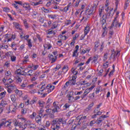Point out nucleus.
<instances>
[{
	"mask_svg": "<svg viewBox=\"0 0 130 130\" xmlns=\"http://www.w3.org/2000/svg\"><path fill=\"white\" fill-rule=\"evenodd\" d=\"M31 40L30 39L27 41V45L29 48H32V47L33 46L32 45V42H31Z\"/></svg>",
	"mask_w": 130,
	"mask_h": 130,
	"instance_id": "de8ad7c7",
	"label": "nucleus"
},
{
	"mask_svg": "<svg viewBox=\"0 0 130 130\" xmlns=\"http://www.w3.org/2000/svg\"><path fill=\"white\" fill-rule=\"evenodd\" d=\"M106 4L105 5L104 10L106 11V12H108L109 11V7L108 6H109V3H108V0H106Z\"/></svg>",
	"mask_w": 130,
	"mask_h": 130,
	"instance_id": "b1692460",
	"label": "nucleus"
},
{
	"mask_svg": "<svg viewBox=\"0 0 130 130\" xmlns=\"http://www.w3.org/2000/svg\"><path fill=\"white\" fill-rule=\"evenodd\" d=\"M12 77V74L11 73L10 71H7V72L5 73V78H11Z\"/></svg>",
	"mask_w": 130,
	"mask_h": 130,
	"instance_id": "ea45409f",
	"label": "nucleus"
},
{
	"mask_svg": "<svg viewBox=\"0 0 130 130\" xmlns=\"http://www.w3.org/2000/svg\"><path fill=\"white\" fill-rule=\"evenodd\" d=\"M95 85H92L90 87L87 88V89L89 92L93 90V89L95 87Z\"/></svg>",
	"mask_w": 130,
	"mask_h": 130,
	"instance_id": "774afa93",
	"label": "nucleus"
},
{
	"mask_svg": "<svg viewBox=\"0 0 130 130\" xmlns=\"http://www.w3.org/2000/svg\"><path fill=\"white\" fill-rule=\"evenodd\" d=\"M32 78H31V82H34V81H36V80L38 78V75L37 73H34V76H31Z\"/></svg>",
	"mask_w": 130,
	"mask_h": 130,
	"instance_id": "c9c22d12",
	"label": "nucleus"
},
{
	"mask_svg": "<svg viewBox=\"0 0 130 130\" xmlns=\"http://www.w3.org/2000/svg\"><path fill=\"white\" fill-rule=\"evenodd\" d=\"M59 107H61V105H59V103L57 101L54 102L53 103L52 111L53 112H58Z\"/></svg>",
	"mask_w": 130,
	"mask_h": 130,
	"instance_id": "423d86ee",
	"label": "nucleus"
},
{
	"mask_svg": "<svg viewBox=\"0 0 130 130\" xmlns=\"http://www.w3.org/2000/svg\"><path fill=\"white\" fill-rule=\"evenodd\" d=\"M42 116H37L36 117V122L39 124V125H41L42 123Z\"/></svg>",
	"mask_w": 130,
	"mask_h": 130,
	"instance_id": "f3484780",
	"label": "nucleus"
},
{
	"mask_svg": "<svg viewBox=\"0 0 130 130\" xmlns=\"http://www.w3.org/2000/svg\"><path fill=\"white\" fill-rule=\"evenodd\" d=\"M91 30V27H90V24H87L84 28V33L85 35H87L89 32Z\"/></svg>",
	"mask_w": 130,
	"mask_h": 130,
	"instance_id": "4468645a",
	"label": "nucleus"
},
{
	"mask_svg": "<svg viewBox=\"0 0 130 130\" xmlns=\"http://www.w3.org/2000/svg\"><path fill=\"white\" fill-rule=\"evenodd\" d=\"M48 17L49 19H52V20H54V19H56L57 17V15L56 14H49L48 15Z\"/></svg>",
	"mask_w": 130,
	"mask_h": 130,
	"instance_id": "7c9ffc66",
	"label": "nucleus"
},
{
	"mask_svg": "<svg viewBox=\"0 0 130 130\" xmlns=\"http://www.w3.org/2000/svg\"><path fill=\"white\" fill-rule=\"evenodd\" d=\"M10 59L11 61H12V62H15V61L17 60V57L16 56L11 55L10 56Z\"/></svg>",
	"mask_w": 130,
	"mask_h": 130,
	"instance_id": "8fccbe9b",
	"label": "nucleus"
},
{
	"mask_svg": "<svg viewBox=\"0 0 130 130\" xmlns=\"http://www.w3.org/2000/svg\"><path fill=\"white\" fill-rule=\"evenodd\" d=\"M129 0H125L124 10H126L127 9V7L129 6Z\"/></svg>",
	"mask_w": 130,
	"mask_h": 130,
	"instance_id": "58836bf2",
	"label": "nucleus"
},
{
	"mask_svg": "<svg viewBox=\"0 0 130 130\" xmlns=\"http://www.w3.org/2000/svg\"><path fill=\"white\" fill-rule=\"evenodd\" d=\"M66 33H67V30H64V31H62V32H61L62 35H60L59 36V37L60 38H61V39H62L63 40H67V39H68V37L66 36H62V35L66 34Z\"/></svg>",
	"mask_w": 130,
	"mask_h": 130,
	"instance_id": "6ab92c4d",
	"label": "nucleus"
},
{
	"mask_svg": "<svg viewBox=\"0 0 130 130\" xmlns=\"http://www.w3.org/2000/svg\"><path fill=\"white\" fill-rule=\"evenodd\" d=\"M62 119H55L51 123L50 130H58L60 128V124L62 123Z\"/></svg>",
	"mask_w": 130,
	"mask_h": 130,
	"instance_id": "f257e3e1",
	"label": "nucleus"
},
{
	"mask_svg": "<svg viewBox=\"0 0 130 130\" xmlns=\"http://www.w3.org/2000/svg\"><path fill=\"white\" fill-rule=\"evenodd\" d=\"M93 113H94V114L91 115V118H96V117H97L98 115H101V114H102V112H101V111L97 112L96 111V112H95V110H94Z\"/></svg>",
	"mask_w": 130,
	"mask_h": 130,
	"instance_id": "aec40b11",
	"label": "nucleus"
},
{
	"mask_svg": "<svg viewBox=\"0 0 130 130\" xmlns=\"http://www.w3.org/2000/svg\"><path fill=\"white\" fill-rule=\"evenodd\" d=\"M107 19V16L105 14L103 15V16L100 18V22L102 28H106V26L107 25V23L106 22Z\"/></svg>",
	"mask_w": 130,
	"mask_h": 130,
	"instance_id": "39448f33",
	"label": "nucleus"
},
{
	"mask_svg": "<svg viewBox=\"0 0 130 130\" xmlns=\"http://www.w3.org/2000/svg\"><path fill=\"white\" fill-rule=\"evenodd\" d=\"M10 98L13 103H17V102H16V95L15 94L11 95Z\"/></svg>",
	"mask_w": 130,
	"mask_h": 130,
	"instance_id": "f704fd0d",
	"label": "nucleus"
},
{
	"mask_svg": "<svg viewBox=\"0 0 130 130\" xmlns=\"http://www.w3.org/2000/svg\"><path fill=\"white\" fill-rule=\"evenodd\" d=\"M69 71V66H64L62 68V72L63 74H66Z\"/></svg>",
	"mask_w": 130,
	"mask_h": 130,
	"instance_id": "473e14b6",
	"label": "nucleus"
},
{
	"mask_svg": "<svg viewBox=\"0 0 130 130\" xmlns=\"http://www.w3.org/2000/svg\"><path fill=\"white\" fill-rule=\"evenodd\" d=\"M28 128H29V129H36L37 128V126L36 125V124L32 123L31 125L28 127Z\"/></svg>",
	"mask_w": 130,
	"mask_h": 130,
	"instance_id": "a19ab883",
	"label": "nucleus"
},
{
	"mask_svg": "<svg viewBox=\"0 0 130 130\" xmlns=\"http://www.w3.org/2000/svg\"><path fill=\"white\" fill-rule=\"evenodd\" d=\"M103 28V33L102 35V37H105L106 36V34H107V32H106V30H107V27H102Z\"/></svg>",
	"mask_w": 130,
	"mask_h": 130,
	"instance_id": "e433bc0d",
	"label": "nucleus"
},
{
	"mask_svg": "<svg viewBox=\"0 0 130 130\" xmlns=\"http://www.w3.org/2000/svg\"><path fill=\"white\" fill-rule=\"evenodd\" d=\"M22 21L23 22L24 26L25 28V29H28L29 28V25L28 24V22H27V19H22Z\"/></svg>",
	"mask_w": 130,
	"mask_h": 130,
	"instance_id": "cd10ccee",
	"label": "nucleus"
},
{
	"mask_svg": "<svg viewBox=\"0 0 130 130\" xmlns=\"http://www.w3.org/2000/svg\"><path fill=\"white\" fill-rule=\"evenodd\" d=\"M6 95H7V92L6 91L0 93V99H3V98H5Z\"/></svg>",
	"mask_w": 130,
	"mask_h": 130,
	"instance_id": "79ce46f5",
	"label": "nucleus"
},
{
	"mask_svg": "<svg viewBox=\"0 0 130 130\" xmlns=\"http://www.w3.org/2000/svg\"><path fill=\"white\" fill-rule=\"evenodd\" d=\"M34 71L32 70H29L27 73H26V76H30L32 78V76H34Z\"/></svg>",
	"mask_w": 130,
	"mask_h": 130,
	"instance_id": "72a5a7b5",
	"label": "nucleus"
},
{
	"mask_svg": "<svg viewBox=\"0 0 130 130\" xmlns=\"http://www.w3.org/2000/svg\"><path fill=\"white\" fill-rule=\"evenodd\" d=\"M71 72L72 73V74H73V75L74 76H77V75H78V71H76L75 68H72L71 69Z\"/></svg>",
	"mask_w": 130,
	"mask_h": 130,
	"instance_id": "864d4df0",
	"label": "nucleus"
},
{
	"mask_svg": "<svg viewBox=\"0 0 130 130\" xmlns=\"http://www.w3.org/2000/svg\"><path fill=\"white\" fill-rule=\"evenodd\" d=\"M99 4V2L98 1H95L93 2V6L91 7V8H92L93 10H95L96 11V9Z\"/></svg>",
	"mask_w": 130,
	"mask_h": 130,
	"instance_id": "393cba45",
	"label": "nucleus"
},
{
	"mask_svg": "<svg viewBox=\"0 0 130 130\" xmlns=\"http://www.w3.org/2000/svg\"><path fill=\"white\" fill-rule=\"evenodd\" d=\"M44 49H46V50H49L52 47V46H51V44H45L44 45Z\"/></svg>",
	"mask_w": 130,
	"mask_h": 130,
	"instance_id": "2f4dec72",
	"label": "nucleus"
},
{
	"mask_svg": "<svg viewBox=\"0 0 130 130\" xmlns=\"http://www.w3.org/2000/svg\"><path fill=\"white\" fill-rule=\"evenodd\" d=\"M44 110H43V108H41L39 112V116H43L42 113H43V112Z\"/></svg>",
	"mask_w": 130,
	"mask_h": 130,
	"instance_id": "052dcab7",
	"label": "nucleus"
},
{
	"mask_svg": "<svg viewBox=\"0 0 130 130\" xmlns=\"http://www.w3.org/2000/svg\"><path fill=\"white\" fill-rule=\"evenodd\" d=\"M51 30H52V29L51 28L49 29L48 34H49V35L51 34H53V35H55V32H54V31Z\"/></svg>",
	"mask_w": 130,
	"mask_h": 130,
	"instance_id": "13d9d810",
	"label": "nucleus"
},
{
	"mask_svg": "<svg viewBox=\"0 0 130 130\" xmlns=\"http://www.w3.org/2000/svg\"><path fill=\"white\" fill-rule=\"evenodd\" d=\"M71 24H72V20L70 19L68 20L65 23L66 26H69V25H71Z\"/></svg>",
	"mask_w": 130,
	"mask_h": 130,
	"instance_id": "0e129e2a",
	"label": "nucleus"
},
{
	"mask_svg": "<svg viewBox=\"0 0 130 130\" xmlns=\"http://www.w3.org/2000/svg\"><path fill=\"white\" fill-rule=\"evenodd\" d=\"M5 86L6 88H10L12 90H14V89H16V86L15 84H6Z\"/></svg>",
	"mask_w": 130,
	"mask_h": 130,
	"instance_id": "4be33fe9",
	"label": "nucleus"
},
{
	"mask_svg": "<svg viewBox=\"0 0 130 130\" xmlns=\"http://www.w3.org/2000/svg\"><path fill=\"white\" fill-rule=\"evenodd\" d=\"M78 37H79V34H76L73 37V41H76Z\"/></svg>",
	"mask_w": 130,
	"mask_h": 130,
	"instance_id": "338daca9",
	"label": "nucleus"
},
{
	"mask_svg": "<svg viewBox=\"0 0 130 130\" xmlns=\"http://www.w3.org/2000/svg\"><path fill=\"white\" fill-rule=\"evenodd\" d=\"M33 123H32V121H31L29 120H28L27 121L25 122V123L23 124V128L24 129H26L27 128V126H30V125H32Z\"/></svg>",
	"mask_w": 130,
	"mask_h": 130,
	"instance_id": "2eb2a0df",
	"label": "nucleus"
},
{
	"mask_svg": "<svg viewBox=\"0 0 130 130\" xmlns=\"http://www.w3.org/2000/svg\"><path fill=\"white\" fill-rule=\"evenodd\" d=\"M17 106L18 104L17 103H13L9 107L8 110V113H15L17 111Z\"/></svg>",
	"mask_w": 130,
	"mask_h": 130,
	"instance_id": "20e7f679",
	"label": "nucleus"
},
{
	"mask_svg": "<svg viewBox=\"0 0 130 130\" xmlns=\"http://www.w3.org/2000/svg\"><path fill=\"white\" fill-rule=\"evenodd\" d=\"M32 70L34 71H36V70H37V69H38L39 68V65L38 64H32Z\"/></svg>",
	"mask_w": 130,
	"mask_h": 130,
	"instance_id": "5fc2aeb1",
	"label": "nucleus"
},
{
	"mask_svg": "<svg viewBox=\"0 0 130 130\" xmlns=\"http://www.w3.org/2000/svg\"><path fill=\"white\" fill-rule=\"evenodd\" d=\"M96 11L94 10L93 9L91 8V7L90 9H88L86 10L85 13L86 15H88L89 16H91V15H93L94 13H95Z\"/></svg>",
	"mask_w": 130,
	"mask_h": 130,
	"instance_id": "9d476101",
	"label": "nucleus"
},
{
	"mask_svg": "<svg viewBox=\"0 0 130 130\" xmlns=\"http://www.w3.org/2000/svg\"><path fill=\"white\" fill-rule=\"evenodd\" d=\"M108 56V53H106L104 54V59H103L104 61H106V60H107Z\"/></svg>",
	"mask_w": 130,
	"mask_h": 130,
	"instance_id": "680f3d73",
	"label": "nucleus"
},
{
	"mask_svg": "<svg viewBox=\"0 0 130 130\" xmlns=\"http://www.w3.org/2000/svg\"><path fill=\"white\" fill-rule=\"evenodd\" d=\"M18 119H20L22 122H25L26 123V121H27V119L25 118L23 116L21 115H18L17 116Z\"/></svg>",
	"mask_w": 130,
	"mask_h": 130,
	"instance_id": "a878e982",
	"label": "nucleus"
},
{
	"mask_svg": "<svg viewBox=\"0 0 130 130\" xmlns=\"http://www.w3.org/2000/svg\"><path fill=\"white\" fill-rule=\"evenodd\" d=\"M54 88H55V86L53 85H47V88L48 93H50V92H52V91L54 90Z\"/></svg>",
	"mask_w": 130,
	"mask_h": 130,
	"instance_id": "dca6fc26",
	"label": "nucleus"
},
{
	"mask_svg": "<svg viewBox=\"0 0 130 130\" xmlns=\"http://www.w3.org/2000/svg\"><path fill=\"white\" fill-rule=\"evenodd\" d=\"M13 25L16 29L20 30V31H22V29L20 27V24H19V23L13 22Z\"/></svg>",
	"mask_w": 130,
	"mask_h": 130,
	"instance_id": "c756f323",
	"label": "nucleus"
},
{
	"mask_svg": "<svg viewBox=\"0 0 130 130\" xmlns=\"http://www.w3.org/2000/svg\"><path fill=\"white\" fill-rule=\"evenodd\" d=\"M94 47L93 48V50H94V51L95 52H96V51H97L98 48L99 47V46L100 45V41H99V40L96 41L94 43Z\"/></svg>",
	"mask_w": 130,
	"mask_h": 130,
	"instance_id": "9b49d317",
	"label": "nucleus"
},
{
	"mask_svg": "<svg viewBox=\"0 0 130 130\" xmlns=\"http://www.w3.org/2000/svg\"><path fill=\"white\" fill-rule=\"evenodd\" d=\"M23 7L24 9H26V10H29L30 5L28 3H24L23 5Z\"/></svg>",
	"mask_w": 130,
	"mask_h": 130,
	"instance_id": "09e8293b",
	"label": "nucleus"
},
{
	"mask_svg": "<svg viewBox=\"0 0 130 130\" xmlns=\"http://www.w3.org/2000/svg\"><path fill=\"white\" fill-rule=\"evenodd\" d=\"M88 19H89V17L87 16V15H85L83 17L82 19L81 20V22H82V21H84V22H87Z\"/></svg>",
	"mask_w": 130,
	"mask_h": 130,
	"instance_id": "49530a36",
	"label": "nucleus"
},
{
	"mask_svg": "<svg viewBox=\"0 0 130 130\" xmlns=\"http://www.w3.org/2000/svg\"><path fill=\"white\" fill-rule=\"evenodd\" d=\"M45 90V85H42L41 90L38 92V94H42V92Z\"/></svg>",
	"mask_w": 130,
	"mask_h": 130,
	"instance_id": "37998d69",
	"label": "nucleus"
},
{
	"mask_svg": "<svg viewBox=\"0 0 130 130\" xmlns=\"http://www.w3.org/2000/svg\"><path fill=\"white\" fill-rule=\"evenodd\" d=\"M86 118H87L86 116L79 115L77 116L76 118L75 124H76V125H80L82 122H84L85 121V119H86Z\"/></svg>",
	"mask_w": 130,
	"mask_h": 130,
	"instance_id": "7ed1b4c3",
	"label": "nucleus"
},
{
	"mask_svg": "<svg viewBox=\"0 0 130 130\" xmlns=\"http://www.w3.org/2000/svg\"><path fill=\"white\" fill-rule=\"evenodd\" d=\"M38 101V98L36 96H33L32 100L29 102V105H34Z\"/></svg>",
	"mask_w": 130,
	"mask_h": 130,
	"instance_id": "ddd939ff",
	"label": "nucleus"
},
{
	"mask_svg": "<svg viewBox=\"0 0 130 130\" xmlns=\"http://www.w3.org/2000/svg\"><path fill=\"white\" fill-rule=\"evenodd\" d=\"M93 61L95 64L98 62V55H95L93 57Z\"/></svg>",
	"mask_w": 130,
	"mask_h": 130,
	"instance_id": "a18cd8bd",
	"label": "nucleus"
},
{
	"mask_svg": "<svg viewBox=\"0 0 130 130\" xmlns=\"http://www.w3.org/2000/svg\"><path fill=\"white\" fill-rule=\"evenodd\" d=\"M15 93L17 94V95H22V91L19 90L18 89H16L15 90Z\"/></svg>",
	"mask_w": 130,
	"mask_h": 130,
	"instance_id": "69168bd1",
	"label": "nucleus"
},
{
	"mask_svg": "<svg viewBox=\"0 0 130 130\" xmlns=\"http://www.w3.org/2000/svg\"><path fill=\"white\" fill-rule=\"evenodd\" d=\"M70 106H71V105H70L69 103L65 104V105L63 106V110H66L68 109V108H70Z\"/></svg>",
	"mask_w": 130,
	"mask_h": 130,
	"instance_id": "603ef678",
	"label": "nucleus"
},
{
	"mask_svg": "<svg viewBox=\"0 0 130 130\" xmlns=\"http://www.w3.org/2000/svg\"><path fill=\"white\" fill-rule=\"evenodd\" d=\"M22 77H20L18 76L16 78L17 83H21V82H22Z\"/></svg>",
	"mask_w": 130,
	"mask_h": 130,
	"instance_id": "4d7b16f0",
	"label": "nucleus"
},
{
	"mask_svg": "<svg viewBox=\"0 0 130 130\" xmlns=\"http://www.w3.org/2000/svg\"><path fill=\"white\" fill-rule=\"evenodd\" d=\"M102 103H100L99 105H96V108L94 110V112H99L100 111V107L102 106Z\"/></svg>",
	"mask_w": 130,
	"mask_h": 130,
	"instance_id": "c85d7f7f",
	"label": "nucleus"
},
{
	"mask_svg": "<svg viewBox=\"0 0 130 130\" xmlns=\"http://www.w3.org/2000/svg\"><path fill=\"white\" fill-rule=\"evenodd\" d=\"M10 47L12 48L13 50H14V51H17V43L16 42H13L11 43Z\"/></svg>",
	"mask_w": 130,
	"mask_h": 130,
	"instance_id": "412c9836",
	"label": "nucleus"
},
{
	"mask_svg": "<svg viewBox=\"0 0 130 130\" xmlns=\"http://www.w3.org/2000/svg\"><path fill=\"white\" fill-rule=\"evenodd\" d=\"M90 93V91L87 89V88H86V89L85 90L84 92L83 93V94H82V99L83 98H85V97H86L87 96V95H88V94H89Z\"/></svg>",
	"mask_w": 130,
	"mask_h": 130,
	"instance_id": "4c0bfd02",
	"label": "nucleus"
},
{
	"mask_svg": "<svg viewBox=\"0 0 130 130\" xmlns=\"http://www.w3.org/2000/svg\"><path fill=\"white\" fill-rule=\"evenodd\" d=\"M99 17H102V15L103 14V12H104V6L102 7L101 8L99 9Z\"/></svg>",
	"mask_w": 130,
	"mask_h": 130,
	"instance_id": "bb28decb",
	"label": "nucleus"
},
{
	"mask_svg": "<svg viewBox=\"0 0 130 130\" xmlns=\"http://www.w3.org/2000/svg\"><path fill=\"white\" fill-rule=\"evenodd\" d=\"M38 104H39V107H40V108H43V107H44V105L45 104V103L42 100H39L38 102Z\"/></svg>",
	"mask_w": 130,
	"mask_h": 130,
	"instance_id": "5701e85b",
	"label": "nucleus"
},
{
	"mask_svg": "<svg viewBox=\"0 0 130 130\" xmlns=\"http://www.w3.org/2000/svg\"><path fill=\"white\" fill-rule=\"evenodd\" d=\"M57 23L53 22V26L51 27V29H52V30H53V29H56V28H57Z\"/></svg>",
	"mask_w": 130,
	"mask_h": 130,
	"instance_id": "6e6d98bb",
	"label": "nucleus"
},
{
	"mask_svg": "<svg viewBox=\"0 0 130 130\" xmlns=\"http://www.w3.org/2000/svg\"><path fill=\"white\" fill-rule=\"evenodd\" d=\"M77 76H73L72 79L66 82L64 84V88H68L69 86H75L77 84Z\"/></svg>",
	"mask_w": 130,
	"mask_h": 130,
	"instance_id": "f03ea898",
	"label": "nucleus"
},
{
	"mask_svg": "<svg viewBox=\"0 0 130 130\" xmlns=\"http://www.w3.org/2000/svg\"><path fill=\"white\" fill-rule=\"evenodd\" d=\"M15 126H18L19 128H23L24 129V125H23V123L21 122H19L18 120H16L14 123Z\"/></svg>",
	"mask_w": 130,
	"mask_h": 130,
	"instance_id": "f8f14e48",
	"label": "nucleus"
},
{
	"mask_svg": "<svg viewBox=\"0 0 130 130\" xmlns=\"http://www.w3.org/2000/svg\"><path fill=\"white\" fill-rule=\"evenodd\" d=\"M104 48V43L102 42L100 48V51H101V52H102V51H103Z\"/></svg>",
	"mask_w": 130,
	"mask_h": 130,
	"instance_id": "bf43d9fd",
	"label": "nucleus"
},
{
	"mask_svg": "<svg viewBox=\"0 0 130 130\" xmlns=\"http://www.w3.org/2000/svg\"><path fill=\"white\" fill-rule=\"evenodd\" d=\"M42 11L45 13H51V10L47 9L44 7L42 9Z\"/></svg>",
	"mask_w": 130,
	"mask_h": 130,
	"instance_id": "3c124183",
	"label": "nucleus"
},
{
	"mask_svg": "<svg viewBox=\"0 0 130 130\" xmlns=\"http://www.w3.org/2000/svg\"><path fill=\"white\" fill-rule=\"evenodd\" d=\"M7 123H8L7 126H11V123H12V122H10L9 121H7L6 119H3L2 122L0 123V129L2 128V126H3V125H5L7 124Z\"/></svg>",
	"mask_w": 130,
	"mask_h": 130,
	"instance_id": "0eeeda50",
	"label": "nucleus"
},
{
	"mask_svg": "<svg viewBox=\"0 0 130 130\" xmlns=\"http://www.w3.org/2000/svg\"><path fill=\"white\" fill-rule=\"evenodd\" d=\"M7 105L8 103L7 102V101L3 100L0 104V106H2V107H5V106Z\"/></svg>",
	"mask_w": 130,
	"mask_h": 130,
	"instance_id": "c03bdc74",
	"label": "nucleus"
},
{
	"mask_svg": "<svg viewBox=\"0 0 130 130\" xmlns=\"http://www.w3.org/2000/svg\"><path fill=\"white\" fill-rule=\"evenodd\" d=\"M49 60H50L51 63H53V62H55L56 61V59H57V56H53L52 54H49L48 55Z\"/></svg>",
	"mask_w": 130,
	"mask_h": 130,
	"instance_id": "6e6552de",
	"label": "nucleus"
},
{
	"mask_svg": "<svg viewBox=\"0 0 130 130\" xmlns=\"http://www.w3.org/2000/svg\"><path fill=\"white\" fill-rule=\"evenodd\" d=\"M13 81L11 79V78H8L7 79V83L6 84H10V85H12V83H13Z\"/></svg>",
	"mask_w": 130,
	"mask_h": 130,
	"instance_id": "e2e57ef3",
	"label": "nucleus"
},
{
	"mask_svg": "<svg viewBox=\"0 0 130 130\" xmlns=\"http://www.w3.org/2000/svg\"><path fill=\"white\" fill-rule=\"evenodd\" d=\"M69 102H72L74 100V92H70L67 95Z\"/></svg>",
	"mask_w": 130,
	"mask_h": 130,
	"instance_id": "1a4fd4ad",
	"label": "nucleus"
},
{
	"mask_svg": "<svg viewBox=\"0 0 130 130\" xmlns=\"http://www.w3.org/2000/svg\"><path fill=\"white\" fill-rule=\"evenodd\" d=\"M118 26V21H117V18H116V20H113L112 21V23L111 25V28H113V27H116V28H117V26Z\"/></svg>",
	"mask_w": 130,
	"mask_h": 130,
	"instance_id": "a211bd4d",
	"label": "nucleus"
}]
</instances>
